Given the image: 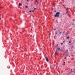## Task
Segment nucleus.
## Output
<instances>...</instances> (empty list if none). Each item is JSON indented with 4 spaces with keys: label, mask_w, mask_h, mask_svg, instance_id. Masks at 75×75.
<instances>
[{
    "label": "nucleus",
    "mask_w": 75,
    "mask_h": 75,
    "mask_svg": "<svg viewBox=\"0 0 75 75\" xmlns=\"http://www.w3.org/2000/svg\"><path fill=\"white\" fill-rule=\"evenodd\" d=\"M60 14V13L59 12H57L56 13V14L55 15V17H59V14Z\"/></svg>",
    "instance_id": "nucleus-1"
},
{
    "label": "nucleus",
    "mask_w": 75,
    "mask_h": 75,
    "mask_svg": "<svg viewBox=\"0 0 75 75\" xmlns=\"http://www.w3.org/2000/svg\"><path fill=\"white\" fill-rule=\"evenodd\" d=\"M45 59L46 61L47 62H49V60H48V57H45Z\"/></svg>",
    "instance_id": "nucleus-2"
},
{
    "label": "nucleus",
    "mask_w": 75,
    "mask_h": 75,
    "mask_svg": "<svg viewBox=\"0 0 75 75\" xmlns=\"http://www.w3.org/2000/svg\"><path fill=\"white\" fill-rule=\"evenodd\" d=\"M59 32V31H58V30L55 31V35H57V34H58V33Z\"/></svg>",
    "instance_id": "nucleus-3"
},
{
    "label": "nucleus",
    "mask_w": 75,
    "mask_h": 75,
    "mask_svg": "<svg viewBox=\"0 0 75 75\" xmlns=\"http://www.w3.org/2000/svg\"><path fill=\"white\" fill-rule=\"evenodd\" d=\"M19 6H22V4H21V3H19Z\"/></svg>",
    "instance_id": "nucleus-4"
},
{
    "label": "nucleus",
    "mask_w": 75,
    "mask_h": 75,
    "mask_svg": "<svg viewBox=\"0 0 75 75\" xmlns=\"http://www.w3.org/2000/svg\"><path fill=\"white\" fill-rule=\"evenodd\" d=\"M62 34V32H59V35H61Z\"/></svg>",
    "instance_id": "nucleus-5"
},
{
    "label": "nucleus",
    "mask_w": 75,
    "mask_h": 75,
    "mask_svg": "<svg viewBox=\"0 0 75 75\" xmlns=\"http://www.w3.org/2000/svg\"><path fill=\"white\" fill-rule=\"evenodd\" d=\"M61 48L59 47L58 48H57V50H58L59 51L60 50V49Z\"/></svg>",
    "instance_id": "nucleus-6"
},
{
    "label": "nucleus",
    "mask_w": 75,
    "mask_h": 75,
    "mask_svg": "<svg viewBox=\"0 0 75 75\" xmlns=\"http://www.w3.org/2000/svg\"><path fill=\"white\" fill-rule=\"evenodd\" d=\"M72 72V69H71V71H70V74H71V73Z\"/></svg>",
    "instance_id": "nucleus-7"
},
{
    "label": "nucleus",
    "mask_w": 75,
    "mask_h": 75,
    "mask_svg": "<svg viewBox=\"0 0 75 75\" xmlns=\"http://www.w3.org/2000/svg\"><path fill=\"white\" fill-rule=\"evenodd\" d=\"M57 54H58L57 53V52H55V55H57Z\"/></svg>",
    "instance_id": "nucleus-8"
},
{
    "label": "nucleus",
    "mask_w": 75,
    "mask_h": 75,
    "mask_svg": "<svg viewBox=\"0 0 75 75\" xmlns=\"http://www.w3.org/2000/svg\"><path fill=\"white\" fill-rule=\"evenodd\" d=\"M66 11L67 12H68V9H66Z\"/></svg>",
    "instance_id": "nucleus-9"
},
{
    "label": "nucleus",
    "mask_w": 75,
    "mask_h": 75,
    "mask_svg": "<svg viewBox=\"0 0 75 75\" xmlns=\"http://www.w3.org/2000/svg\"><path fill=\"white\" fill-rule=\"evenodd\" d=\"M52 5L53 6H55V4H53Z\"/></svg>",
    "instance_id": "nucleus-10"
},
{
    "label": "nucleus",
    "mask_w": 75,
    "mask_h": 75,
    "mask_svg": "<svg viewBox=\"0 0 75 75\" xmlns=\"http://www.w3.org/2000/svg\"><path fill=\"white\" fill-rule=\"evenodd\" d=\"M35 0V1L36 3H38V2L37 1V0Z\"/></svg>",
    "instance_id": "nucleus-11"
},
{
    "label": "nucleus",
    "mask_w": 75,
    "mask_h": 75,
    "mask_svg": "<svg viewBox=\"0 0 75 75\" xmlns=\"http://www.w3.org/2000/svg\"><path fill=\"white\" fill-rule=\"evenodd\" d=\"M71 42H72L69 41V43H71Z\"/></svg>",
    "instance_id": "nucleus-12"
},
{
    "label": "nucleus",
    "mask_w": 75,
    "mask_h": 75,
    "mask_svg": "<svg viewBox=\"0 0 75 75\" xmlns=\"http://www.w3.org/2000/svg\"><path fill=\"white\" fill-rule=\"evenodd\" d=\"M54 31H55L56 30V29H55V28L54 29Z\"/></svg>",
    "instance_id": "nucleus-13"
},
{
    "label": "nucleus",
    "mask_w": 75,
    "mask_h": 75,
    "mask_svg": "<svg viewBox=\"0 0 75 75\" xmlns=\"http://www.w3.org/2000/svg\"><path fill=\"white\" fill-rule=\"evenodd\" d=\"M25 7L26 8H28V6H25Z\"/></svg>",
    "instance_id": "nucleus-14"
},
{
    "label": "nucleus",
    "mask_w": 75,
    "mask_h": 75,
    "mask_svg": "<svg viewBox=\"0 0 75 75\" xmlns=\"http://www.w3.org/2000/svg\"><path fill=\"white\" fill-rule=\"evenodd\" d=\"M67 39H69V37H67Z\"/></svg>",
    "instance_id": "nucleus-15"
},
{
    "label": "nucleus",
    "mask_w": 75,
    "mask_h": 75,
    "mask_svg": "<svg viewBox=\"0 0 75 75\" xmlns=\"http://www.w3.org/2000/svg\"><path fill=\"white\" fill-rule=\"evenodd\" d=\"M72 57H74V55H72Z\"/></svg>",
    "instance_id": "nucleus-16"
},
{
    "label": "nucleus",
    "mask_w": 75,
    "mask_h": 75,
    "mask_svg": "<svg viewBox=\"0 0 75 75\" xmlns=\"http://www.w3.org/2000/svg\"><path fill=\"white\" fill-rule=\"evenodd\" d=\"M62 44H63V43H61V45H62Z\"/></svg>",
    "instance_id": "nucleus-17"
},
{
    "label": "nucleus",
    "mask_w": 75,
    "mask_h": 75,
    "mask_svg": "<svg viewBox=\"0 0 75 75\" xmlns=\"http://www.w3.org/2000/svg\"><path fill=\"white\" fill-rule=\"evenodd\" d=\"M35 9H37V8H34V10H35Z\"/></svg>",
    "instance_id": "nucleus-18"
},
{
    "label": "nucleus",
    "mask_w": 75,
    "mask_h": 75,
    "mask_svg": "<svg viewBox=\"0 0 75 75\" xmlns=\"http://www.w3.org/2000/svg\"><path fill=\"white\" fill-rule=\"evenodd\" d=\"M73 8H75V6H74L73 7Z\"/></svg>",
    "instance_id": "nucleus-19"
},
{
    "label": "nucleus",
    "mask_w": 75,
    "mask_h": 75,
    "mask_svg": "<svg viewBox=\"0 0 75 75\" xmlns=\"http://www.w3.org/2000/svg\"><path fill=\"white\" fill-rule=\"evenodd\" d=\"M63 42L64 43V42H65V41H63Z\"/></svg>",
    "instance_id": "nucleus-20"
},
{
    "label": "nucleus",
    "mask_w": 75,
    "mask_h": 75,
    "mask_svg": "<svg viewBox=\"0 0 75 75\" xmlns=\"http://www.w3.org/2000/svg\"><path fill=\"white\" fill-rule=\"evenodd\" d=\"M29 12H30V13H31V11H30Z\"/></svg>",
    "instance_id": "nucleus-21"
},
{
    "label": "nucleus",
    "mask_w": 75,
    "mask_h": 75,
    "mask_svg": "<svg viewBox=\"0 0 75 75\" xmlns=\"http://www.w3.org/2000/svg\"><path fill=\"white\" fill-rule=\"evenodd\" d=\"M63 34H64V33H65V31H64V32H63Z\"/></svg>",
    "instance_id": "nucleus-22"
},
{
    "label": "nucleus",
    "mask_w": 75,
    "mask_h": 75,
    "mask_svg": "<svg viewBox=\"0 0 75 75\" xmlns=\"http://www.w3.org/2000/svg\"><path fill=\"white\" fill-rule=\"evenodd\" d=\"M27 1H29V0H27Z\"/></svg>",
    "instance_id": "nucleus-23"
},
{
    "label": "nucleus",
    "mask_w": 75,
    "mask_h": 75,
    "mask_svg": "<svg viewBox=\"0 0 75 75\" xmlns=\"http://www.w3.org/2000/svg\"><path fill=\"white\" fill-rule=\"evenodd\" d=\"M67 34H68V33H67L66 34V35H67Z\"/></svg>",
    "instance_id": "nucleus-24"
},
{
    "label": "nucleus",
    "mask_w": 75,
    "mask_h": 75,
    "mask_svg": "<svg viewBox=\"0 0 75 75\" xmlns=\"http://www.w3.org/2000/svg\"><path fill=\"white\" fill-rule=\"evenodd\" d=\"M67 51H68V50H67Z\"/></svg>",
    "instance_id": "nucleus-25"
},
{
    "label": "nucleus",
    "mask_w": 75,
    "mask_h": 75,
    "mask_svg": "<svg viewBox=\"0 0 75 75\" xmlns=\"http://www.w3.org/2000/svg\"><path fill=\"white\" fill-rule=\"evenodd\" d=\"M32 12H34V11H33Z\"/></svg>",
    "instance_id": "nucleus-26"
},
{
    "label": "nucleus",
    "mask_w": 75,
    "mask_h": 75,
    "mask_svg": "<svg viewBox=\"0 0 75 75\" xmlns=\"http://www.w3.org/2000/svg\"><path fill=\"white\" fill-rule=\"evenodd\" d=\"M74 73H75V71H74Z\"/></svg>",
    "instance_id": "nucleus-27"
},
{
    "label": "nucleus",
    "mask_w": 75,
    "mask_h": 75,
    "mask_svg": "<svg viewBox=\"0 0 75 75\" xmlns=\"http://www.w3.org/2000/svg\"><path fill=\"white\" fill-rule=\"evenodd\" d=\"M64 64L65 63V62H64Z\"/></svg>",
    "instance_id": "nucleus-28"
},
{
    "label": "nucleus",
    "mask_w": 75,
    "mask_h": 75,
    "mask_svg": "<svg viewBox=\"0 0 75 75\" xmlns=\"http://www.w3.org/2000/svg\"><path fill=\"white\" fill-rule=\"evenodd\" d=\"M63 6H65V5H64Z\"/></svg>",
    "instance_id": "nucleus-29"
}]
</instances>
